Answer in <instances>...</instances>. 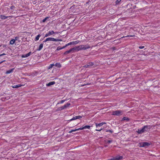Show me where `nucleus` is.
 Returning <instances> with one entry per match:
<instances>
[{
    "instance_id": "f257e3e1",
    "label": "nucleus",
    "mask_w": 160,
    "mask_h": 160,
    "mask_svg": "<svg viewBox=\"0 0 160 160\" xmlns=\"http://www.w3.org/2000/svg\"><path fill=\"white\" fill-rule=\"evenodd\" d=\"M151 126L150 125H146L144 126L142 128L138 129L137 132L139 134H141L145 131H148L151 128Z\"/></svg>"
},
{
    "instance_id": "f03ea898",
    "label": "nucleus",
    "mask_w": 160,
    "mask_h": 160,
    "mask_svg": "<svg viewBox=\"0 0 160 160\" xmlns=\"http://www.w3.org/2000/svg\"><path fill=\"white\" fill-rule=\"evenodd\" d=\"M123 112L121 110H116L114 111H113L112 112V115L120 116L122 114Z\"/></svg>"
},
{
    "instance_id": "7ed1b4c3",
    "label": "nucleus",
    "mask_w": 160,
    "mask_h": 160,
    "mask_svg": "<svg viewBox=\"0 0 160 160\" xmlns=\"http://www.w3.org/2000/svg\"><path fill=\"white\" fill-rule=\"evenodd\" d=\"M81 45L77 46L72 48V52H78L79 51L82 50Z\"/></svg>"
},
{
    "instance_id": "20e7f679",
    "label": "nucleus",
    "mask_w": 160,
    "mask_h": 160,
    "mask_svg": "<svg viewBox=\"0 0 160 160\" xmlns=\"http://www.w3.org/2000/svg\"><path fill=\"white\" fill-rule=\"evenodd\" d=\"M81 47L82 50H86V49L90 48L91 47L89 45V44H87L85 45L82 44L81 45Z\"/></svg>"
},
{
    "instance_id": "39448f33",
    "label": "nucleus",
    "mask_w": 160,
    "mask_h": 160,
    "mask_svg": "<svg viewBox=\"0 0 160 160\" xmlns=\"http://www.w3.org/2000/svg\"><path fill=\"white\" fill-rule=\"evenodd\" d=\"M94 65V64L93 62H89L86 65H85L84 66H83V67L84 68H89L91 66H92Z\"/></svg>"
},
{
    "instance_id": "423d86ee",
    "label": "nucleus",
    "mask_w": 160,
    "mask_h": 160,
    "mask_svg": "<svg viewBox=\"0 0 160 160\" xmlns=\"http://www.w3.org/2000/svg\"><path fill=\"white\" fill-rule=\"evenodd\" d=\"M82 117L81 116H77L73 117L72 119H70L69 121H70L75 120L77 119H79L82 118Z\"/></svg>"
},
{
    "instance_id": "0eeeda50",
    "label": "nucleus",
    "mask_w": 160,
    "mask_h": 160,
    "mask_svg": "<svg viewBox=\"0 0 160 160\" xmlns=\"http://www.w3.org/2000/svg\"><path fill=\"white\" fill-rule=\"evenodd\" d=\"M55 38H47L45 41V42H47L48 41H52L55 42Z\"/></svg>"
},
{
    "instance_id": "6e6552de",
    "label": "nucleus",
    "mask_w": 160,
    "mask_h": 160,
    "mask_svg": "<svg viewBox=\"0 0 160 160\" xmlns=\"http://www.w3.org/2000/svg\"><path fill=\"white\" fill-rule=\"evenodd\" d=\"M0 18L2 19H5L6 18H8L10 17L11 18H12L13 17V16H5L3 15H0Z\"/></svg>"
},
{
    "instance_id": "1a4fd4ad",
    "label": "nucleus",
    "mask_w": 160,
    "mask_h": 160,
    "mask_svg": "<svg viewBox=\"0 0 160 160\" xmlns=\"http://www.w3.org/2000/svg\"><path fill=\"white\" fill-rule=\"evenodd\" d=\"M32 53L31 52H28V53H27L26 54H23L21 56L22 57V58H27L30 56Z\"/></svg>"
},
{
    "instance_id": "9d476101",
    "label": "nucleus",
    "mask_w": 160,
    "mask_h": 160,
    "mask_svg": "<svg viewBox=\"0 0 160 160\" xmlns=\"http://www.w3.org/2000/svg\"><path fill=\"white\" fill-rule=\"evenodd\" d=\"M141 147H144L146 146H148L149 145V144L148 142H144L142 143H140Z\"/></svg>"
},
{
    "instance_id": "9b49d317",
    "label": "nucleus",
    "mask_w": 160,
    "mask_h": 160,
    "mask_svg": "<svg viewBox=\"0 0 160 160\" xmlns=\"http://www.w3.org/2000/svg\"><path fill=\"white\" fill-rule=\"evenodd\" d=\"M106 123L105 122H102L99 123H95V125L96 127L98 128V127H100L103 125L106 124Z\"/></svg>"
},
{
    "instance_id": "f8f14e48",
    "label": "nucleus",
    "mask_w": 160,
    "mask_h": 160,
    "mask_svg": "<svg viewBox=\"0 0 160 160\" xmlns=\"http://www.w3.org/2000/svg\"><path fill=\"white\" fill-rule=\"evenodd\" d=\"M25 85V84H19L18 85H13L12 87L13 88H17L19 87H20L21 86H23Z\"/></svg>"
},
{
    "instance_id": "ddd939ff",
    "label": "nucleus",
    "mask_w": 160,
    "mask_h": 160,
    "mask_svg": "<svg viewBox=\"0 0 160 160\" xmlns=\"http://www.w3.org/2000/svg\"><path fill=\"white\" fill-rule=\"evenodd\" d=\"M123 157L121 156H117L115 157L113 159V160H119L122 158Z\"/></svg>"
},
{
    "instance_id": "4468645a",
    "label": "nucleus",
    "mask_w": 160,
    "mask_h": 160,
    "mask_svg": "<svg viewBox=\"0 0 160 160\" xmlns=\"http://www.w3.org/2000/svg\"><path fill=\"white\" fill-rule=\"evenodd\" d=\"M90 126L87 125V126H84L82 128H80L79 129H80V130H83L84 129H85L86 128L90 129Z\"/></svg>"
},
{
    "instance_id": "2eb2a0df",
    "label": "nucleus",
    "mask_w": 160,
    "mask_h": 160,
    "mask_svg": "<svg viewBox=\"0 0 160 160\" xmlns=\"http://www.w3.org/2000/svg\"><path fill=\"white\" fill-rule=\"evenodd\" d=\"M55 84V82L54 81L51 82L49 83L46 84V85L47 86L49 87L51 85H53Z\"/></svg>"
},
{
    "instance_id": "dca6fc26",
    "label": "nucleus",
    "mask_w": 160,
    "mask_h": 160,
    "mask_svg": "<svg viewBox=\"0 0 160 160\" xmlns=\"http://www.w3.org/2000/svg\"><path fill=\"white\" fill-rule=\"evenodd\" d=\"M14 68H12V69H10L8 70L6 72V73L7 74H9L12 73L13 72V70H14Z\"/></svg>"
},
{
    "instance_id": "f3484780",
    "label": "nucleus",
    "mask_w": 160,
    "mask_h": 160,
    "mask_svg": "<svg viewBox=\"0 0 160 160\" xmlns=\"http://www.w3.org/2000/svg\"><path fill=\"white\" fill-rule=\"evenodd\" d=\"M71 52H72V51L71 48L69 50L67 51L66 52H65L64 53V54H67Z\"/></svg>"
},
{
    "instance_id": "a211bd4d",
    "label": "nucleus",
    "mask_w": 160,
    "mask_h": 160,
    "mask_svg": "<svg viewBox=\"0 0 160 160\" xmlns=\"http://www.w3.org/2000/svg\"><path fill=\"white\" fill-rule=\"evenodd\" d=\"M80 129H79V128H78V129H73V130H71L69 131V133H72V132H75V131H78V130H80Z\"/></svg>"
},
{
    "instance_id": "6ab92c4d",
    "label": "nucleus",
    "mask_w": 160,
    "mask_h": 160,
    "mask_svg": "<svg viewBox=\"0 0 160 160\" xmlns=\"http://www.w3.org/2000/svg\"><path fill=\"white\" fill-rule=\"evenodd\" d=\"M55 66L56 67H57L58 68H61L62 67L61 64L59 63H56L55 64Z\"/></svg>"
},
{
    "instance_id": "aec40b11",
    "label": "nucleus",
    "mask_w": 160,
    "mask_h": 160,
    "mask_svg": "<svg viewBox=\"0 0 160 160\" xmlns=\"http://www.w3.org/2000/svg\"><path fill=\"white\" fill-rule=\"evenodd\" d=\"M70 105V104L69 103H67L66 104L64 105L63 106V108L64 109L68 107Z\"/></svg>"
},
{
    "instance_id": "412c9836",
    "label": "nucleus",
    "mask_w": 160,
    "mask_h": 160,
    "mask_svg": "<svg viewBox=\"0 0 160 160\" xmlns=\"http://www.w3.org/2000/svg\"><path fill=\"white\" fill-rule=\"evenodd\" d=\"M80 42L79 41L77 40L72 42V44L75 45L78 43Z\"/></svg>"
},
{
    "instance_id": "4be33fe9",
    "label": "nucleus",
    "mask_w": 160,
    "mask_h": 160,
    "mask_svg": "<svg viewBox=\"0 0 160 160\" xmlns=\"http://www.w3.org/2000/svg\"><path fill=\"white\" fill-rule=\"evenodd\" d=\"M64 46H63V47H58L57 48V49H56V51H59V50H60L62 49H64Z\"/></svg>"
},
{
    "instance_id": "5701e85b",
    "label": "nucleus",
    "mask_w": 160,
    "mask_h": 160,
    "mask_svg": "<svg viewBox=\"0 0 160 160\" xmlns=\"http://www.w3.org/2000/svg\"><path fill=\"white\" fill-rule=\"evenodd\" d=\"M122 120H125L127 121H129V119L127 118V117H123V118L122 119Z\"/></svg>"
},
{
    "instance_id": "b1692460",
    "label": "nucleus",
    "mask_w": 160,
    "mask_h": 160,
    "mask_svg": "<svg viewBox=\"0 0 160 160\" xmlns=\"http://www.w3.org/2000/svg\"><path fill=\"white\" fill-rule=\"evenodd\" d=\"M15 41V40L14 39H12L10 40V44L12 45L13 44Z\"/></svg>"
},
{
    "instance_id": "393cba45",
    "label": "nucleus",
    "mask_w": 160,
    "mask_h": 160,
    "mask_svg": "<svg viewBox=\"0 0 160 160\" xmlns=\"http://www.w3.org/2000/svg\"><path fill=\"white\" fill-rule=\"evenodd\" d=\"M40 37V34H39L34 39L35 41H37L39 39Z\"/></svg>"
},
{
    "instance_id": "a878e982",
    "label": "nucleus",
    "mask_w": 160,
    "mask_h": 160,
    "mask_svg": "<svg viewBox=\"0 0 160 160\" xmlns=\"http://www.w3.org/2000/svg\"><path fill=\"white\" fill-rule=\"evenodd\" d=\"M72 44V42H70L67 44H66L64 46V48H65L66 47H67V46H69V45H71Z\"/></svg>"
},
{
    "instance_id": "bb28decb",
    "label": "nucleus",
    "mask_w": 160,
    "mask_h": 160,
    "mask_svg": "<svg viewBox=\"0 0 160 160\" xmlns=\"http://www.w3.org/2000/svg\"><path fill=\"white\" fill-rule=\"evenodd\" d=\"M72 44V42H70L67 44H66L64 46V48H65L66 47H67V46H69V45H71Z\"/></svg>"
},
{
    "instance_id": "cd10ccee",
    "label": "nucleus",
    "mask_w": 160,
    "mask_h": 160,
    "mask_svg": "<svg viewBox=\"0 0 160 160\" xmlns=\"http://www.w3.org/2000/svg\"><path fill=\"white\" fill-rule=\"evenodd\" d=\"M72 44V42H70L67 44H66L64 46V48H65L66 47H67V46H69V45H71Z\"/></svg>"
},
{
    "instance_id": "c85d7f7f",
    "label": "nucleus",
    "mask_w": 160,
    "mask_h": 160,
    "mask_svg": "<svg viewBox=\"0 0 160 160\" xmlns=\"http://www.w3.org/2000/svg\"><path fill=\"white\" fill-rule=\"evenodd\" d=\"M48 34L50 36L53 35V34L55 33L53 31H49L48 32Z\"/></svg>"
},
{
    "instance_id": "c756f323",
    "label": "nucleus",
    "mask_w": 160,
    "mask_h": 160,
    "mask_svg": "<svg viewBox=\"0 0 160 160\" xmlns=\"http://www.w3.org/2000/svg\"><path fill=\"white\" fill-rule=\"evenodd\" d=\"M134 36H135L134 35H128L122 37V38H124L125 37H133Z\"/></svg>"
},
{
    "instance_id": "7c9ffc66",
    "label": "nucleus",
    "mask_w": 160,
    "mask_h": 160,
    "mask_svg": "<svg viewBox=\"0 0 160 160\" xmlns=\"http://www.w3.org/2000/svg\"><path fill=\"white\" fill-rule=\"evenodd\" d=\"M54 65H55L53 64H50L48 68L50 69L52 68Z\"/></svg>"
},
{
    "instance_id": "2f4dec72",
    "label": "nucleus",
    "mask_w": 160,
    "mask_h": 160,
    "mask_svg": "<svg viewBox=\"0 0 160 160\" xmlns=\"http://www.w3.org/2000/svg\"><path fill=\"white\" fill-rule=\"evenodd\" d=\"M106 132H109L111 133H112L113 132V131L112 130H106Z\"/></svg>"
},
{
    "instance_id": "473e14b6",
    "label": "nucleus",
    "mask_w": 160,
    "mask_h": 160,
    "mask_svg": "<svg viewBox=\"0 0 160 160\" xmlns=\"http://www.w3.org/2000/svg\"><path fill=\"white\" fill-rule=\"evenodd\" d=\"M63 109H64V108H63V106H62L61 107H59L58 108V109L60 110H61Z\"/></svg>"
},
{
    "instance_id": "72a5a7b5",
    "label": "nucleus",
    "mask_w": 160,
    "mask_h": 160,
    "mask_svg": "<svg viewBox=\"0 0 160 160\" xmlns=\"http://www.w3.org/2000/svg\"><path fill=\"white\" fill-rule=\"evenodd\" d=\"M48 17H46L42 21V22H45V21L47 20V19H48Z\"/></svg>"
},
{
    "instance_id": "f704fd0d",
    "label": "nucleus",
    "mask_w": 160,
    "mask_h": 160,
    "mask_svg": "<svg viewBox=\"0 0 160 160\" xmlns=\"http://www.w3.org/2000/svg\"><path fill=\"white\" fill-rule=\"evenodd\" d=\"M62 39H55V42L57 41H62Z\"/></svg>"
},
{
    "instance_id": "c9c22d12",
    "label": "nucleus",
    "mask_w": 160,
    "mask_h": 160,
    "mask_svg": "<svg viewBox=\"0 0 160 160\" xmlns=\"http://www.w3.org/2000/svg\"><path fill=\"white\" fill-rule=\"evenodd\" d=\"M10 8L11 9H14L15 8V7L14 6H12L10 7Z\"/></svg>"
},
{
    "instance_id": "e433bc0d",
    "label": "nucleus",
    "mask_w": 160,
    "mask_h": 160,
    "mask_svg": "<svg viewBox=\"0 0 160 160\" xmlns=\"http://www.w3.org/2000/svg\"><path fill=\"white\" fill-rule=\"evenodd\" d=\"M144 48V46H140L139 47V48L140 49H143Z\"/></svg>"
},
{
    "instance_id": "4c0bfd02",
    "label": "nucleus",
    "mask_w": 160,
    "mask_h": 160,
    "mask_svg": "<svg viewBox=\"0 0 160 160\" xmlns=\"http://www.w3.org/2000/svg\"><path fill=\"white\" fill-rule=\"evenodd\" d=\"M112 142V140H109L107 142V143H110Z\"/></svg>"
},
{
    "instance_id": "58836bf2",
    "label": "nucleus",
    "mask_w": 160,
    "mask_h": 160,
    "mask_svg": "<svg viewBox=\"0 0 160 160\" xmlns=\"http://www.w3.org/2000/svg\"><path fill=\"white\" fill-rule=\"evenodd\" d=\"M121 0H117V1H116V3L118 4L119 3Z\"/></svg>"
},
{
    "instance_id": "ea45409f",
    "label": "nucleus",
    "mask_w": 160,
    "mask_h": 160,
    "mask_svg": "<svg viewBox=\"0 0 160 160\" xmlns=\"http://www.w3.org/2000/svg\"><path fill=\"white\" fill-rule=\"evenodd\" d=\"M102 130V128H101L100 129H96L95 130L98 131H100L101 130Z\"/></svg>"
},
{
    "instance_id": "a19ab883",
    "label": "nucleus",
    "mask_w": 160,
    "mask_h": 160,
    "mask_svg": "<svg viewBox=\"0 0 160 160\" xmlns=\"http://www.w3.org/2000/svg\"><path fill=\"white\" fill-rule=\"evenodd\" d=\"M50 36L48 34V32L47 33H46L45 35V37H48V36Z\"/></svg>"
},
{
    "instance_id": "79ce46f5",
    "label": "nucleus",
    "mask_w": 160,
    "mask_h": 160,
    "mask_svg": "<svg viewBox=\"0 0 160 160\" xmlns=\"http://www.w3.org/2000/svg\"><path fill=\"white\" fill-rule=\"evenodd\" d=\"M65 100H62L60 101V103H63L65 102Z\"/></svg>"
},
{
    "instance_id": "37998d69",
    "label": "nucleus",
    "mask_w": 160,
    "mask_h": 160,
    "mask_svg": "<svg viewBox=\"0 0 160 160\" xmlns=\"http://www.w3.org/2000/svg\"><path fill=\"white\" fill-rule=\"evenodd\" d=\"M37 51L40 50V45L39 46L38 48L37 49Z\"/></svg>"
},
{
    "instance_id": "c03bdc74",
    "label": "nucleus",
    "mask_w": 160,
    "mask_h": 160,
    "mask_svg": "<svg viewBox=\"0 0 160 160\" xmlns=\"http://www.w3.org/2000/svg\"><path fill=\"white\" fill-rule=\"evenodd\" d=\"M6 55V54L5 53H2V54H1L0 55V56H3V55Z\"/></svg>"
},
{
    "instance_id": "a18cd8bd",
    "label": "nucleus",
    "mask_w": 160,
    "mask_h": 160,
    "mask_svg": "<svg viewBox=\"0 0 160 160\" xmlns=\"http://www.w3.org/2000/svg\"><path fill=\"white\" fill-rule=\"evenodd\" d=\"M43 47V44H41V49Z\"/></svg>"
},
{
    "instance_id": "49530a36",
    "label": "nucleus",
    "mask_w": 160,
    "mask_h": 160,
    "mask_svg": "<svg viewBox=\"0 0 160 160\" xmlns=\"http://www.w3.org/2000/svg\"><path fill=\"white\" fill-rule=\"evenodd\" d=\"M4 61H1V62H0V64L2 63L3 62H4Z\"/></svg>"
}]
</instances>
